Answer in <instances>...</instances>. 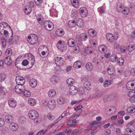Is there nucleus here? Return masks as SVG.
Here are the masks:
<instances>
[{
	"label": "nucleus",
	"mask_w": 135,
	"mask_h": 135,
	"mask_svg": "<svg viewBox=\"0 0 135 135\" xmlns=\"http://www.w3.org/2000/svg\"><path fill=\"white\" fill-rule=\"evenodd\" d=\"M16 81L17 84H24L25 82L24 78L21 76H17L16 78Z\"/></svg>",
	"instance_id": "7"
},
{
	"label": "nucleus",
	"mask_w": 135,
	"mask_h": 135,
	"mask_svg": "<svg viewBox=\"0 0 135 135\" xmlns=\"http://www.w3.org/2000/svg\"><path fill=\"white\" fill-rule=\"evenodd\" d=\"M30 83L31 86L32 88L36 87L37 84V81L33 79L30 80Z\"/></svg>",
	"instance_id": "21"
},
{
	"label": "nucleus",
	"mask_w": 135,
	"mask_h": 135,
	"mask_svg": "<svg viewBox=\"0 0 135 135\" xmlns=\"http://www.w3.org/2000/svg\"><path fill=\"white\" fill-rule=\"evenodd\" d=\"M76 25L79 27H82L84 25L83 21L81 20H78L77 22Z\"/></svg>",
	"instance_id": "40"
},
{
	"label": "nucleus",
	"mask_w": 135,
	"mask_h": 135,
	"mask_svg": "<svg viewBox=\"0 0 135 135\" xmlns=\"http://www.w3.org/2000/svg\"><path fill=\"white\" fill-rule=\"evenodd\" d=\"M5 122L4 119L2 118H0V127H2L4 126Z\"/></svg>",
	"instance_id": "58"
},
{
	"label": "nucleus",
	"mask_w": 135,
	"mask_h": 135,
	"mask_svg": "<svg viewBox=\"0 0 135 135\" xmlns=\"http://www.w3.org/2000/svg\"><path fill=\"white\" fill-rule=\"evenodd\" d=\"M6 75L4 73L0 74V82H2L6 79Z\"/></svg>",
	"instance_id": "33"
},
{
	"label": "nucleus",
	"mask_w": 135,
	"mask_h": 135,
	"mask_svg": "<svg viewBox=\"0 0 135 135\" xmlns=\"http://www.w3.org/2000/svg\"><path fill=\"white\" fill-rule=\"evenodd\" d=\"M99 61L100 60L99 59L97 58H95L93 59V62L95 64L97 65L98 64L99 62Z\"/></svg>",
	"instance_id": "56"
},
{
	"label": "nucleus",
	"mask_w": 135,
	"mask_h": 135,
	"mask_svg": "<svg viewBox=\"0 0 135 135\" xmlns=\"http://www.w3.org/2000/svg\"><path fill=\"white\" fill-rule=\"evenodd\" d=\"M55 33L57 36H61L64 34V32L63 30H61L60 29H57L56 30Z\"/></svg>",
	"instance_id": "25"
},
{
	"label": "nucleus",
	"mask_w": 135,
	"mask_h": 135,
	"mask_svg": "<svg viewBox=\"0 0 135 135\" xmlns=\"http://www.w3.org/2000/svg\"><path fill=\"white\" fill-rule=\"evenodd\" d=\"M80 14L81 17H86L88 14V11L87 9L84 7H81L79 9Z\"/></svg>",
	"instance_id": "6"
},
{
	"label": "nucleus",
	"mask_w": 135,
	"mask_h": 135,
	"mask_svg": "<svg viewBox=\"0 0 135 135\" xmlns=\"http://www.w3.org/2000/svg\"><path fill=\"white\" fill-rule=\"evenodd\" d=\"M73 47V51L75 53H77L79 51V48L78 46H75L74 45Z\"/></svg>",
	"instance_id": "52"
},
{
	"label": "nucleus",
	"mask_w": 135,
	"mask_h": 135,
	"mask_svg": "<svg viewBox=\"0 0 135 135\" xmlns=\"http://www.w3.org/2000/svg\"><path fill=\"white\" fill-rule=\"evenodd\" d=\"M68 110L64 111L57 119L55 120L54 121V123H52L51 125V128L54 126L55 124L57 123L59 121L61 120L64 117L67 113Z\"/></svg>",
	"instance_id": "12"
},
{
	"label": "nucleus",
	"mask_w": 135,
	"mask_h": 135,
	"mask_svg": "<svg viewBox=\"0 0 135 135\" xmlns=\"http://www.w3.org/2000/svg\"><path fill=\"white\" fill-rule=\"evenodd\" d=\"M78 120H76L75 119L73 120L69 119L67 123V125L70 127H73L75 126L76 124L78 122Z\"/></svg>",
	"instance_id": "13"
},
{
	"label": "nucleus",
	"mask_w": 135,
	"mask_h": 135,
	"mask_svg": "<svg viewBox=\"0 0 135 135\" xmlns=\"http://www.w3.org/2000/svg\"><path fill=\"white\" fill-rule=\"evenodd\" d=\"M68 43L69 46L71 47H73L75 45L74 40L73 38L69 39L68 41Z\"/></svg>",
	"instance_id": "29"
},
{
	"label": "nucleus",
	"mask_w": 135,
	"mask_h": 135,
	"mask_svg": "<svg viewBox=\"0 0 135 135\" xmlns=\"http://www.w3.org/2000/svg\"><path fill=\"white\" fill-rule=\"evenodd\" d=\"M8 103L9 106L12 108H15L17 105L16 101L13 99H9L8 101Z\"/></svg>",
	"instance_id": "14"
},
{
	"label": "nucleus",
	"mask_w": 135,
	"mask_h": 135,
	"mask_svg": "<svg viewBox=\"0 0 135 135\" xmlns=\"http://www.w3.org/2000/svg\"><path fill=\"white\" fill-rule=\"evenodd\" d=\"M95 31L93 29H90L88 31L89 34L91 37H94L96 36V34L95 33Z\"/></svg>",
	"instance_id": "30"
},
{
	"label": "nucleus",
	"mask_w": 135,
	"mask_h": 135,
	"mask_svg": "<svg viewBox=\"0 0 135 135\" xmlns=\"http://www.w3.org/2000/svg\"><path fill=\"white\" fill-rule=\"evenodd\" d=\"M78 14L76 11H73L71 12V16L74 18H75L78 17Z\"/></svg>",
	"instance_id": "51"
},
{
	"label": "nucleus",
	"mask_w": 135,
	"mask_h": 135,
	"mask_svg": "<svg viewBox=\"0 0 135 135\" xmlns=\"http://www.w3.org/2000/svg\"><path fill=\"white\" fill-rule=\"evenodd\" d=\"M22 93L23 94L24 96L27 97H29L31 95L30 91L28 90H26L25 89L23 90Z\"/></svg>",
	"instance_id": "39"
},
{
	"label": "nucleus",
	"mask_w": 135,
	"mask_h": 135,
	"mask_svg": "<svg viewBox=\"0 0 135 135\" xmlns=\"http://www.w3.org/2000/svg\"><path fill=\"white\" fill-rule=\"evenodd\" d=\"M80 133L81 131L80 130L78 129H76L72 132L71 135H78Z\"/></svg>",
	"instance_id": "41"
},
{
	"label": "nucleus",
	"mask_w": 135,
	"mask_h": 135,
	"mask_svg": "<svg viewBox=\"0 0 135 135\" xmlns=\"http://www.w3.org/2000/svg\"><path fill=\"white\" fill-rule=\"evenodd\" d=\"M56 105V102L55 99H51V109H54Z\"/></svg>",
	"instance_id": "44"
},
{
	"label": "nucleus",
	"mask_w": 135,
	"mask_h": 135,
	"mask_svg": "<svg viewBox=\"0 0 135 135\" xmlns=\"http://www.w3.org/2000/svg\"><path fill=\"white\" fill-rule=\"evenodd\" d=\"M55 62V64L58 66L63 65L65 62L63 59L61 57H57L56 58Z\"/></svg>",
	"instance_id": "5"
},
{
	"label": "nucleus",
	"mask_w": 135,
	"mask_h": 135,
	"mask_svg": "<svg viewBox=\"0 0 135 135\" xmlns=\"http://www.w3.org/2000/svg\"><path fill=\"white\" fill-rule=\"evenodd\" d=\"M85 67L88 70L90 71L93 69V67L91 63H88L86 64Z\"/></svg>",
	"instance_id": "43"
},
{
	"label": "nucleus",
	"mask_w": 135,
	"mask_h": 135,
	"mask_svg": "<svg viewBox=\"0 0 135 135\" xmlns=\"http://www.w3.org/2000/svg\"><path fill=\"white\" fill-rule=\"evenodd\" d=\"M50 23L51 21H46L44 23L45 28L46 30L49 31H50V29L51 28Z\"/></svg>",
	"instance_id": "19"
},
{
	"label": "nucleus",
	"mask_w": 135,
	"mask_h": 135,
	"mask_svg": "<svg viewBox=\"0 0 135 135\" xmlns=\"http://www.w3.org/2000/svg\"><path fill=\"white\" fill-rule=\"evenodd\" d=\"M112 84L111 81L110 80H106L104 82L103 86L105 87H107L108 86Z\"/></svg>",
	"instance_id": "48"
},
{
	"label": "nucleus",
	"mask_w": 135,
	"mask_h": 135,
	"mask_svg": "<svg viewBox=\"0 0 135 135\" xmlns=\"http://www.w3.org/2000/svg\"><path fill=\"white\" fill-rule=\"evenodd\" d=\"M5 118L6 122L8 123H11L13 121V117L10 114L6 115Z\"/></svg>",
	"instance_id": "17"
},
{
	"label": "nucleus",
	"mask_w": 135,
	"mask_h": 135,
	"mask_svg": "<svg viewBox=\"0 0 135 135\" xmlns=\"http://www.w3.org/2000/svg\"><path fill=\"white\" fill-rule=\"evenodd\" d=\"M116 133L117 135H122L121 133V130L119 128L116 129Z\"/></svg>",
	"instance_id": "61"
},
{
	"label": "nucleus",
	"mask_w": 135,
	"mask_h": 135,
	"mask_svg": "<svg viewBox=\"0 0 135 135\" xmlns=\"http://www.w3.org/2000/svg\"><path fill=\"white\" fill-rule=\"evenodd\" d=\"M35 100L32 98H30L28 100V103L31 106H34L36 103Z\"/></svg>",
	"instance_id": "34"
},
{
	"label": "nucleus",
	"mask_w": 135,
	"mask_h": 135,
	"mask_svg": "<svg viewBox=\"0 0 135 135\" xmlns=\"http://www.w3.org/2000/svg\"><path fill=\"white\" fill-rule=\"evenodd\" d=\"M29 117L32 119H36L38 116V112L34 110H30L28 112Z\"/></svg>",
	"instance_id": "4"
},
{
	"label": "nucleus",
	"mask_w": 135,
	"mask_h": 135,
	"mask_svg": "<svg viewBox=\"0 0 135 135\" xmlns=\"http://www.w3.org/2000/svg\"><path fill=\"white\" fill-rule=\"evenodd\" d=\"M107 47L104 45H101L99 46L98 49L100 52H104L107 50Z\"/></svg>",
	"instance_id": "27"
},
{
	"label": "nucleus",
	"mask_w": 135,
	"mask_h": 135,
	"mask_svg": "<svg viewBox=\"0 0 135 135\" xmlns=\"http://www.w3.org/2000/svg\"><path fill=\"white\" fill-rule=\"evenodd\" d=\"M12 50L10 48H8L6 49L5 51V54L8 57H10L12 54Z\"/></svg>",
	"instance_id": "35"
},
{
	"label": "nucleus",
	"mask_w": 135,
	"mask_h": 135,
	"mask_svg": "<svg viewBox=\"0 0 135 135\" xmlns=\"http://www.w3.org/2000/svg\"><path fill=\"white\" fill-rule=\"evenodd\" d=\"M0 32L1 34H4L6 37L8 36V32L6 30V29H5L4 25H3L2 23H0Z\"/></svg>",
	"instance_id": "9"
},
{
	"label": "nucleus",
	"mask_w": 135,
	"mask_h": 135,
	"mask_svg": "<svg viewBox=\"0 0 135 135\" xmlns=\"http://www.w3.org/2000/svg\"><path fill=\"white\" fill-rule=\"evenodd\" d=\"M76 41L77 42H78V44H79L80 43L81 41H82L81 40V38L79 36H77L76 37Z\"/></svg>",
	"instance_id": "63"
},
{
	"label": "nucleus",
	"mask_w": 135,
	"mask_h": 135,
	"mask_svg": "<svg viewBox=\"0 0 135 135\" xmlns=\"http://www.w3.org/2000/svg\"><path fill=\"white\" fill-rule=\"evenodd\" d=\"M117 62L119 65H122L124 62L123 59L122 57L119 58L117 60Z\"/></svg>",
	"instance_id": "46"
},
{
	"label": "nucleus",
	"mask_w": 135,
	"mask_h": 135,
	"mask_svg": "<svg viewBox=\"0 0 135 135\" xmlns=\"http://www.w3.org/2000/svg\"><path fill=\"white\" fill-rule=\"evenodd\" d=\"M66 82L67 84H69V85H71L74 83V80L72 78H69L67 80Z\"/></svg>",
	"instance_id": "47"
},
{
	"label": "nucleus",
	"mask_w": 135,
	"mask_h": 135,
	"mask_svg": "<svg viewBox=\"0 0 135 135\" xmlns=\"http://www.w3.org/2000/svg\"><path fill=\"white\" fill-rule=\"evenodd\" d=\"M11 30L12 31V35L10 36V37L9 38V39L8 40V41H7V42H8V43L9 45H11L13 43V32L11 29Z\"/></svg>",
	"instance_id": "42"
},
{
	"label": "nucleus",
	"mask_w": 135,
	"mask_h": 135,
	"mask_svg": "<svg viewBox=\"0 0 135 135\" xmlns=\"http://www.w3.org/2000/svg\"><path fill=\"white\" fill-rule=\"evenodd\" d=\"M79 36L82 41H85L87 38V35L85 33H82Z\"/></svg>",
	"instance_id": "38"
},
{
	"label": "nucleus",
	"mask_w": 135,
	"mask_h": 135,
	"mask_svg": "<svg viewBox=\"0 0 135 135\" xmlns=\"http://www.w3.org/2000/svg\"><path fill=\"white\" fill-rule=\"evenodd\" d=\"M31 11V9L28 7V9L25 8L24 9V12L27 15L29 14Z\"/></svg>",
	"instance_id": "54"
},
{
	"label": "nucleus",
	"mask_w": 135,
	"mask_h": 135,
	"mask_svg": "<svg viewBox=\"0 0 135 135\" xmlns=\"http://www.w3.org/2000/svg\"><path fill=\"white\" fill-rule=\"evenodd\" d=\"M19 121L22 123H24L26 121V119L23 117H21L19 118Z\"/></svg>",
	"instance_id": "57"
},
{
	"label": "nucleus",
	"mask_w": 135,
	"mask_h": 135,
	"mask_svg": "<svg viewBox=\"0 0 135 135\" xmlns=\"http://www.w3.org/2000/svg\"><path fill=\"white\" fill-rule=\"evenodd\" d=\"M127 112L129 113H132L135 112V107H128L127 109Z\"/></svg>",
	"instance_id": "32"
},
{
	"label": "nucleus",
	"mask_w": 135,
	"mask_h": 135,
	"mask_svg": "<svg viewBox=\"0 0 135 135\" xmlns=\"http://www.w3.org/2000/svg\"><path fill=\"white\" fill-rule=\"evenodd\" d=\"M134 45H130L128 46L127 48V50L129 52H131L133 51L135 49Z\"/></svg>",
	"instance_id": "50"
},
{
	"label": "nucleus",
	"mask_w": 135,
	"mask_h": 135,
	"mask_svg": "<svg viewBox=\"0 0 135 135\" xmlns=\"http://www.w3.org/2000/svg\"><path fill=\"white\" fill-rule=\"evenodd\" d=\"M12 123L10 125V127L11 130L13 131H16L17 130L18 128V126L15 123Z\"/></svg>",
	"instance_id": "22"
},
{
	"label": "nucleus",
	"mask_w": 135,
	"mask_h": 135,
	"mask_svg": "<svg viewBox=\"0 0 135 135\" xmlns=\"http://www.w3.org/2000/svg\"><path fill=\"white\" fill-rule=\"evenodd\" d=\"M110 78L112 80L114 79H116L117 77V74L114 73L112 74H110Z\"/></svg>",
	"instance_id": "55"
},
{
	"label": "nucleus",
	"mask_w": 135,
	"mask_h": 135,
	"mask_svg": "<svg viewBox=\"0 0 135 135\" xmlns=\"http://www.w3.org/2000/svg\"><path fill=\"white\" fill-rule=\"evenodd\" d=\"M82 64L81 61L78 60L75 61L74 63L73 66L75 68L78 69L81 68Z\"/></svg>",
	"instance_id": "20"
},
{
	"label": "nucleus",
	"mask_w": 135,
	"mask_h": 135,
	"mask_svg": "<svg viewBox=\"0 0 135 135\" xmlns=\"http://www.w3.org/2000/svg\"><path fill=\"white\" fill-rule=\"evenodd\" d=\"M4 62L6 65H9L12 62V60L10 57H6L4 59Z\"/></svg>",
	"instance_id": "18"
},
{
	"label": "nucleus",
	"mask_w": 135,
	"mask_h": 135,
	"mask_svg": "<svg viewBox=\"0 0 135 135\" xmlns=\"http://www.w3.org/2000/svg\"><path fill=\"white\" fill-rule=\"evenodd\" d=\"M128 96L131 97V99H129V100L131 101L132 100V98H133L135 96V89H133L129 91L128 94Z\"/></svg>",
	"instance_id": "24"
},
{
	"label": "nucleus",
	"mask_w": 135,
	"mask_h": 135,
	"mask_svg": "<svg viewBox=\"0 0 135 135\" xmlns=\"http://www.w3.org/2000/svg\"><path fill=\"white\" fill-rule=\"evenodd\" d=\"M30 58L31 59V63L32 65V66L31 68H31L32 66H33L35 62V58L34 56L32 54L31 55V56Z\"/></svg>",
	"instance_id": "45"
},
{
	"label": "nucleus",
	"mask_w": 135,
	"mask_h": 135,
	"mask_svg": "<svg viewBox=\"0 0 135 135\" xmlns=\"http://www.w3.org/2000/svg\"><path fill=\"white\" fill-rule=\"evenodd\" d=\"M116 110V108L114 106H112L108 108L106 114H107L110 115L114 113Z\"/></svg>",
	"instance_id": "16"
},
{
	"label": "nucleus",
	"mask_w": 135,
	"mask_h": 135,
	"mask_svg": "<svg viewBox=\"0 0 135 135\" xmlns=\"http://www.w3.org/2000/svg\"><path fill=\"white\" fill-rule=\"evenodd\" d=\"M58 80V77L57 76L54 75L53 76V77L51 79V82L55 84L57 83Z\"/></svg>",
	"instance_id": "31"
},
{
	"label": "nucleus",
	"mask_w": 135,
	"mask_h": 135,
	"mask_svg": "<svg viewBox=\"0 0 135 135\" xmlns=\"http://www.w3.org/2000/svg\"><path fill=\"white\" fill-rule=\"evenodd\" d=\"M117 58V55L115 54H112L110 57V60L112 62H115Z\"/></svg>",
	"instance_id": "28"
},
{
	"label": "nucleus",
	"mask_w": 135,
	"mask_h": 135,
	"mask_svg": "<svg viewBox=\"0 0 135 135\" xmlns=\"http://www.w3.org/2000/svg\"><path fill=\"white\" fill-rule=\"evenodd\" d=\"M25 87L23 84H17L15 87V92L19 94H22V92L25 90Z\"/></svg>",
	"instance_id": "3"
},
{
	"label": "nucleus",
	"mask_w": 135,
	"mask_h": 135,
	"mask_svg": "<svg viewBox=\"0 0 135 135\" xmlns=\"http://www.w3.org/2000/svg\"><path fill=\"white\" fill-rule=\"evenodd\" d=\"M69 26L70 28H73L75 26V24H73L71 22V21H70L68 23Z\"/></svg>",
	"instance_id": "60"
},
{
	"label": "nucleus",
	"mask_w": 135,
	"mask_h": 135,
	"mask_svg": "<svg viewBox=\"0 0 135 135\" xmlns=\"http://www.w3.org/2000/svg\"><path fill=\"white\" fill-rule=\"evenodd\" d=\"M117 10L118 12H121L125 15H128L130 12L129 9L128 7L123 6L121 5L118 6Z\"/></svg>",
	"instance_id": "1"
},
{
	"label": "nucleus",
	"mask_w": 135,
	"mask_h": 135,
	"mask_svg": "<svg viewBox=\"0 0 135 135\" xmlns=\"http://www.w3.org/2000/svg\"><path fill=\"white\" fill-rule=\"evenodd\" d=\"M69 93L72 95H75L78 92L77 88L74 85H71L69 86Z\"/></svg>",
	"instance_id": "11"
},
{
	"label": "nucleus",
	"mask_w": 135,
	"mask_h": 135,
	"mask_svg": "<svg viewBox=\"0 0 135 135\" xmlns=\"http://www.w3.org/2000/svg\"><path fill=\"white\" fill-rule=\"evenodd\" d=\"M57 103L60 105H62L63 104L65 101V98L62 97H59L57 99Z\"/></svg>",
	"instance_id": "26"
},
{
	"label": "nucleus",
	"mask_w": 135,
	"mask_h": 135,
	"mask_svg": "<svg viewBox=\"0 0 135 135\" xmlns=\"http://www.w3.org/2000/svg\"><path fill=\"white\" fill-rule=\"evenodd\" d=\"M98 124L99 123L96 121H94L92 123H90V127L86 128L84 129V131H86L91 129V127H96Z\"/></svg>",
	"instance_id": "15"
},
{
	"label": "nucleus",
	"mask_w": 135,
	"mask_h": 135,
	"mask_svg": "<svg viewBox=\"0 0 135 135\" xmlns=\"http://www.w3.org/2000/svg\"><path fill=\"white\" fill-rule=\"evenodd\" d=\"M91 47H88L85 50V52L86 53V54L91 53L92 51L91 50Z\"/></svg>",
	"instance_id": "59"
},
{
	"label": "nucleus",
	"mask_w": 135,
	"mask_h": 135,
	"mask_svg": "<svg viewBox=\"0 0 135 135\" xmlns=\"http://www.w3.org/2000/svg\"><path fill=\"white\" fill-rule=\"evenodd\" d=\"M107 40L110 42H113L115 39H116L117 38L115 37V36H114L110 33H107L106 35Z\"/></svg>",
	"instance_id": "8"
},
{
	"label": "nucleus",
	"mask_w": 135,
	"mask_h": 135,
	"mask_svg": "<svg viewBox=\"0 0 135 135\" xmlns=\"http://www.w3.org/2000/svg\"><path fill=\"white\" fill-rule=\"evenodd\" d=\"M2 44V47L4 48L6 47V39L3 37L1 38Z\"/></svg>",
	"instance_id": "53"
},
{
	"label": "nucleus",
	"mask_w": 135,
	"mask_h": 135,
	"mask_svg": "<svg viewBox=\"0 0 135 135\" xmlns=\"http://www.w3.org/2000/svg\"><path fill=\"white\" fill-rule=\"evenodd\" d=\"M71 3L76 8L78 7L77 4L78 3H79V2H77L76 0H71Z\"/></svg>",
	"instance_id": "49"
},
{
	"label": "nucleus",
	"mask_w": 135,
	"mask_h": 135,
	"mask_svg": "<svg viewBox=\"0 0 135 135\" xmlns=\"http://www.w3.org/2000/svg\"><path fill=\"white\" fill-rule=\"evenodd\" d=\"M114 68L112 66H109L107 69V72L109 74H112L114 72Z\"/></svg>",
	"instance_id": "23"
},
{
	"label": "nucleus",
	"mask_w": 135,
	"mask_h": 135,
	"mask_svg": "<svg viewBox=\"0 0 135 135\" xmlns=\"http://www.w3.org/2000/svg\"><path fill=\"white\" fill-rule=\"evenodd\" d=\"M38 40L37 36L35 34H34L32 37V39L31 41H29V40H28V42L30 45H34L37 43Z\"/></svg>",
	"instance_id": "10"
},
{
	"label": "nucleus",
	"mask_w": 135,
	"mask_h": 135,
	"mask_svg": "<svg viewBox=\"0 0 135 135\" xmlns=\"http://www.w3.org/2000/svg\"><path fill=\"white\" fill-rule=\"evenodd\" d=\"M37 19L40 24L42 23L44 21L43 18L40 14H38Z\"/></svg>",
	"instance_id": "37"
},
{
	"label": "nucleus",
	"mask_w": 135,
	"mask_h": 135,
	"mask_svg": "<svg viewBox=\"0 0 135 135\" xmlns=\"http://www.w3.org/2000/svg\"><path fill=\"white\" fill-rule=\"evenodd\" d=\"M82 108L83 107L82 105H79L76 107L75 108H74V110H77L78 111V110H80V109Z\"/></svg>",
	"instance_id": "64"
},
{
	"label": "nucleus",
	"mask_w": 135,
	"mask_h": 135,
	"mask_svg": "<svg viewBox=\"0 0 135 135\" xmlns=\"http://www.w3.org/2000/svg\"><path fill=\"white\" fill-rule=\"evenodd\" d=\"M84 86L85 88L87 90H90L91 88V84L88 82L84 83Z\"/></svg>",
	"instance_id": "36"
},
{
	"label": "nucleus",
	"mask_w": 135,
	"mask_h": 135,
	"mask_svg": "<svg viewBox=\"0 0 135 135\" xmlns=\"http://www.w3.org/2000/svg\"><path fill=\"white\" fill-rule=\"evenodd\" d=\"M65 43L64 41H59L56 44L58 49L61 52L65 51L67 49Z\"/></svg>",
	"instance_id": "2"
},
{
	"label": "nucleus",
	"mask_w": 135,
	"mask_h": 135,
	"mask_svg": "<svg viewBox=\"0 0 135 135\" xmlns=\"http://www.w3.org/2000/svg\"><path fill=\"white\" fill-rule=\"evenodd\" d=\"M134 123H135V120H134L128 123L127 125L128 127H130L131 125L133 126V124H134Z\"/></svg>",
	"instance_id": "62"
}]
</instances>
